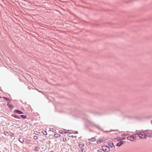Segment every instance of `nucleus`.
Returning a JSON list of instances; mask_svg holds the SVG:
<instances>
[{"label": "nucleus", "mask_w": 152, "mask_h": 152, "mask_svg": "<svg viewBox=\"0 0 152 152\" xmlns=\"http://www.w3.org/2000/svg\"><path fill=\"white\" fill-rule=\"evenodd\" d=\"M26 142L27 144H29L30 143L31 141L28 140H26Z\"/></svg>", "instance_id": "ddd939ff"}, {"label": "nucleus", "mask_w": 152, "mask_h": 152, "mask_svg": "<svg viewBox=\"0 0 152 152\" xmlns=\"http://www.w3.org/2000/svg\"><path fill=\"white\" fill-rule=\"evenodd\" d=\"M20 116H21V117L22 118H26L27 117L26 115H20Z\"/></svg>", "instance_id": "4468645a"}, {"label": "nucleus", "mask_w": 152, "mask_h": 152, "mask_svg": "<svg viewBox=\"0 0 152 152\" xmlns=\"http://www.w3.org/2000/svg\"><path fill=\"white\" fill-rule=\"evenodd\" d=\"M2 98L7 101H10V99H9V98H7L6 97H2Z\"/></svg>", "instance_id": "dca6fc26"}, {"label": "nucleus", "mask_w": 152, "mask_h": 152, "mask_svg": "<svg viewBox=\"0 0 152 152\" xmlns=\"http://www.w3.org/2000/svg\"><path fill=\"white\" fill-rule=\"evenodd\" d=\"M113 142L115 144V143H116L118 142L117 141L116 142H114L113 141ZM118 142V143H117V144L116 145V146H118V147H120V146H121V145H122L124 144V142L123 141H120Z\"/></svg>", "instance_id": "39448f33"}, {"label": "nucleus", "mask_w": 152, "mask_h": 152, "mask_svg": "<svg viewBox=\"0 0 152 152\" xmlns=\"http://www.w3.org/2000/svg\"><path fill=\"white\" fill-rule=\"evenodd\" d=\"M114 144H115L113 142H111L108 144V146H110V148L113 147L114 146Z\"/></svg>", "instance_id": "423d86ee"}, {"label": "nucleus", "mask_w": 152, "mask_h": 152, "mask_svg": "<svg viewBox=\"0 0 152 152\" xmlns=\"http://www.w3.org/2000/svg\"><path fill=\"white\" fill-rule=\"evenodd\" d=\"M136 135L135 134H134L133 135H131L129 137H128L127 138V139L128 140L132 141L136 140Z\"/></svg>", "instance_id": "f03ea898"}, {"label": "nucleus", "mask_w": 152, "mask_h": 152, "mask_svg": "<svg viewBox=\"0 0 152 152\" xmlns=\"http://www.w3.org/2000/svg\"><path fill=\"white\" fill-rule=\"evenodd\" d=\"M78 152H81L80 150Z\"/></svg>", "instance_id": "bb28decb"}, {"label": "nucleus", "mask_w": 152, "mask_h": 152, "mask_svg": "<svg viewBox=\"0 0 152 152\" xmlns=\"http://www.w3.org/2000/svg\"><path fill=\"white\" fill-rule=\"evenodd\" d=\"M98 152H105L103 150V149L102 148V149H99L98 151Z\"/></svg>", "instance_id": "2eb2a0df"}, {"label": "nucleus", "mask_w": 152, "mask_h": 152, "mask_svg": "<svg viewBox=\"0 0 152 152\" xmlns=\"http://www.w3.org/2000/svg\"><path fill=\"white\" fill-rule=\"evenodd\" d=\"M15 111L17 113H18L19 114L23 113L21 111H20L19 110H16Z\"/></svg>", "instance_id": "9d476101"}, {"label": "nucleus", "mask_w": 152, "mask_h": 152, "mask_svg": "<svg viewBox=\"0 0 152 152\" xmlns=\"http://www.w3.org/2000/svg\"><path fill=\"white\" fill-rule=\"evenodd\" d=\"M103 141V140L102 139H100L98 140L97 141V143L98 144H99L102 142Z\"/></svg>", "instance_id": "9b49d317"}, {"label": "nucleus", "mask_w": 152, "mask_h": 152, "mask_svg": "<svg viewBox=\"0 0 152 152\" xmlns=\"http://www.w3.org/2000/svg\"><path fill=\"white\" fill-rule=\"evenodd\" d=\"M19 140L22 143H23L24 142V140L23 138H20L19 139Z\"/></svg>", "instance_id": "1a4fd4ad"}, {"label": "nucleus", "mask_w": 152, "mask_h": 152, "mask_svg": "<svg viewBox=\"0 0 152 152\" xmlns=\"http://www.w3.org/2000/svg\"><path fill=\"white\" fill-rule=\"evenodd\" d=\"M50 152H53V151H50Z\"/></svg>", "instance_id": "c85d7f7f"}, {"label": "nucleus", "mask_w": 152, "mask_h": 152, "mask_svg": "<svg viewBox=\"0 0 152 152\" xmlns=\"http://www.w3.org/2000/svg\"><path fill=\"white\" fill-rule=\"evenodd\" d=\"M36 132V133L34 132V133H35V134H36V133H37V132Z\"/></svg>", "instance_id": "a878e982"}, {"label": "nucleus", "mask_w": 152, "mask_h": 152, "mask_svg": "<svg viewBox=\"0 0 152 152\" xmlns=\"http://www.w3.org/2000/svg\"><path fill=\"white\" fill-rule=\"evenodd\" d=\"M79 146L81 148H83L84 147V144L82 142L79 143Z\"/></svg>", "instance_id": "0eeeda50"}, {"label": "nucleus", "mask_w": 152, "mask_h": 152, "mask_svg": "<svg viewBox=\"0 0 152 152\" xmlns=\"http://www.w3.org/2000/svg\"><path fill=\"white\" fill-rule=\"evenodd\" d=\"M34 138L35 140H37L38 139L37 137L36 136H34Z\"/></svg>", "instance_id": "aec40b11"}, {"label": "nucleus", "mask_w": 152, "mask_h": 152, "mask_svg": "<svg viewBox=\"0 0 152 152\" xmlns=\"http://www.w3.org/2000/svg\"><path fill=\"white\" fill-rule=\"evenodd\" d=\"M36 132V133L34 132V133H35V134H36V133H37V132Z\"/></svg>", "instance_id": "b1692460"}, {"label": "nucleus", "mask_w": 152, "mask_h": 152, "mask_svg": "<svg viewBox=\"0 0 152 152\" xmlns=\"http://www.w3.org/2000/svg\"><path fill=\"white\" fill-rule=\"evenodd\" d=\"M1 96H0V99H1Z\"/></svg>", "instance_id": "c756f323"}, {"label": "nucleus", "mask_w": 152, "mask_h": 152, "mask_svg": "<svg viewBox=\"0 0 152 152\" xmlns=\"http://www.w3.org/2000/svg\"><path fill=\"white\" fill-rule=\"evenodd\" d=\"M12 115V116H13V117H15V118H17V115Z\"/></svg>", "instance_id": "4be33fe9"}, {"label": "nucleus", "mask_w": 152, "mask_h": 152, "mask_svg": "<svg viewBox=\"0 0 152 152\" xmlns=\"http://www.w3.org/2000/svg\"><path fill=\"white\" fill-rule=\"evenodd\" d=\"M102 148L103 149L105 152H108L110 151V148L108 146L104 145L102 147Z\"/></svg>", "instance_id": "7ed1b4c3"}, {"label": "nucleus", "mask_w": 152, "mask_h": 152, "mask_svg": "<svg viewBox=\"0 0 152 152\" xmlns=\"http://www.w3.org/2000/svg\"><path fill=\"white\" fill-rule=\"evenodd\" d=\"M39 148L36 147L34 148V150L35 151H39Z\"/></svg>", "instance_id": "f3484780"}, {"label": "nucleus", "mask_w": 152, "mask_h": 152, "mask_svg": "<svg viewBox=\"0 0 152 152\" xmlns=\"http://www.w3.org/2000/svg\"><path fill=\"white\" fill-rule=\"evenodd\" d=\"M63 140L64 142H65L67 140L66 138L65 137H63Z\"/></svg>", "instance_id": "6ab92c4d"}, {"label": "nucleus", "mask_w": 152, "mask_h": 152, "mask_svg": "<svg viewBox=\"0 0 152 152\" xmlns=\"http://www.w3.org/2000/svg\"><path fill=\"white\" fill-rule=\"evenodd\" d=\"M42 133L45 135H47V132L45 131H44V132H43Z\"/></svg>", "instance_id": "412c9836"}, {"label": "nucleus", "mask_w": 152, "mask_h": 152, "mask_svg": "<svg viewBox=\"0 0 152 152\" xmlns=\"http://www.w3.org/2000/svg\"><path fill=\"white\" fill-rule=\"evenodd\" d=\"M80 151L81 152H86V150L85 149L82 148Z\"/></svg>", "instance_id": "a211bd4d"}, {"label": "nucleus", "mask_w": 152, "mask_h": 152, "mask_svg": "<svg viewBox=\"0 0 152 152\" xmlns=\"http://www.w3.org/2000/svg\"><path fill=\"white\" fill-rule=\"evenodd\" d=\"M36 132V133L34 132V133H35V134H36V133H37V132Z\"/></svg>", "instance_id": "393cba45"}, {"label": "nucleus", "mask_w": 152, "mask_h": 152, "mask_svg": "<svg viewBox=\"0 0 152 152\" xmlns=\"http://www.w3.org/2000/svg\"><path fill=\"white\" fill-rule=\"evenodd\" d=\"M126 135V134H123L122 135V136H125Z\"/></svg>", "instance_id": "5701e85b"}, {"label": "nucleus", "mask_w": 152, "mask_h": 152, "mask_svg": "<svg viewBox=\"0 0 152 152\" xmlns=\"http://www.w3.org/2000/svg\"><path fill=\"white\" fill-rule=\"evenodd\" d=\"M128 135V134H126V136H127Z\"/></svg>", "instance_id": "cd10ccee"}, {"label": "nucleus", "mask_w": 152, "mask_h": 152, "mask_svg": "<svg viewBox=\"0 0 152 152\" xmlns=\"http://www.w3.org/2000/svg\"><path fill=\"white\" fill-rule=\"evenodd\" d=\"M7 105L10 109H12L14 107L12 105L9 104L8 103Z\"/></svg>", "instance_id": "6e6552de"}, {"label": "nucleus", "mask_w": 152, "mask_h": 152, "mask_svg": "<svg viewBox=\"0 0 152 152\" xmlns=\"http://www.w3.org/2000/svg\"><path fill=\"white\" fill-rule=\"evenodd\" d=\"M126 137H122L121 138H117L116 139H114L113 140V141L114 142H116L117 141L119 142L120 141H121L122 140L125 139H126Z\"/></svg>", "instance_id": "20e7f679"}, {"label": "nucleus", "mask_w": 152, "mask_h": 152, "mask_svg": "<svg viewBox=\"0 0 152 152\" xmlns=\"http://www.w3.org/2000/svg\"><path fill=\"white\" fill-rule=\"evenodd\" d=\"M54 136L55 137H59L61 136V135L59 134H55L54 135Z\"/></svg>", "instance_id": "f8f14e48"}, {"label": "nucleus", "mask_w": 152, "mask_h": 152, "mask_svg": "<svg viewBox=\"0 0 152 152\" xmlns=\"http://www.w3.org/2000/svg\"><path fill=\"white\" fill-rule=\"evenodd\" d=\"M137 134L140 138H145L146 136L148 135H146V134L145 132H140L137 133Z\"/></svg>", "instance_id": "f257e3e1"}]
</instances>
